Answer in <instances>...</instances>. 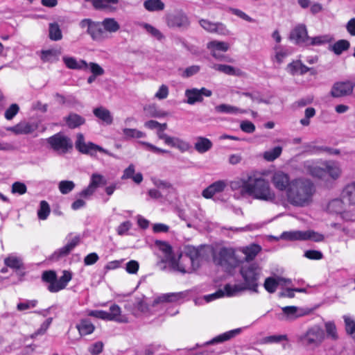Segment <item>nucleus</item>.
<instances>
[{"instance_id":"nucleus-40","label":"nucleus","mask_w":355,"mask_h":355,"mask_svg":"<svg viewBox=\"0 0 355 355\" xmlns=\"http://www.w3.org/2000/svg\"><path fill=\"white\" fill-rule=\"evenodd\" d=\"M282 151V148L281 146H275L272 149L265 151L263 157L266 161L272 162L280 156Z\"/></svg>"},{"instance_id":"nucleus-35","label":"nucleus","mask_w":355,"mask_h":355,"mask_svg":"<svg viewBox=\"0 0 355 355\" xmlns=\"http://www.w3.org/2000/svg\"><path fill=\"white\" fill-rule=\"evenodd\" d=\"M103 31L116 33L120 29L119 24L114 18H105L101 21Z\"/></svg>"},{"instance_id":"nucleus-60","label":"nucleus","mask_w":355,"mask_h":355,"mask_svg":"<svg viewBox=\"0 0 355 355\" xmlns=\"http://www.w3.org/2000/svg\"><path fill=\"white\" fill-rule=\"evenodd\" d=\"M240 128L243 132L250 134L255 131L256 127L252 122L245 120L241 122Z\"/></svg>"},{"instance_id":"nucleus-43","label":"nucleus","mask_w":355,"mask_h":355,"mask_svg":"<svg viewBox=\"0 0 355 355\" xmlns=\"http://www.w3.org/2000/svg\"><path fill=\"white\" fill-rule=\"evenodd\" d=\"M141 26L148 33L150 34L157 40L161 41L164 38V35L161 33V31L152 25L147 23H143Z\"/></svg>"},{"instance_id":"nucleus-37","label":"nucleus","mask_w":355,"mask_h":355,"mask_svg":"<svg viewBox=\"0 0 355 355\" xmlns=\"http://www.w3.org/2000/svg\"><path fill=\"white\" fill-rule=\"evenodd\" d=\"M144 8L150 11H159L164 9V3L161 0H146L144 3Z\"/></svg>"},{"instance_id":"nucleus-44","label":"nucleus","mask_w":355,"mask_h":355,"mask_svg":"<svg viewBox=\"0 0 355 355\" xmlns=\"http://www.w3.org/2000/svg\"><path fill=\"white\" fill-rule=\"evenodd\" d=\"M75 183L71 180H62L58 184V189L62 194L69 193L75 188Z\"/></svg>"},{"instance_id":"nucleus-4","label":"nucleus","mask_w":355,"mask_h":355,"mask_svg":"<svg viewBox=\"0 0 355 355\" xmlns=\"http://www.w3.org/2000/svg\"><path fill=\"white\" fill-rule=\"evenodd\" d=\"M314 191V185L309 180L297 179L290 182V202L304 206L311 200Z\"/></svg>"},{"instance_id":"nucleus-6","label":"nucleus","mask_w":355,"mask_h":355,"mask_svg":"<svg viewBox=\"0 0 355 355\" xmlns=\"http://www.w3.org/2000/svg\"><path fill=\"white\" fill-rule=\"evenodd\" d=\"M164 21L169 28L181 31L187 30L190 26V20L187 15L181 9L167 12Z\"/></svg>"},{"instance_id":"nucleus-25","label":"nucleus","mask_w":355,"mask_h":355,"mask_svg":"<svg viewBox=\"0 0 355 355\" xmlns=\"http://www.w3.org/2000/svg\"><path fill=\"white\" fill-rule=\"evenodd\" d=\"M62 60L67 68L71 69H87L88 64L86 61L80 60L78 62L76 58L73 57L64 56Z\"/></svg>"},{"instance_id":"nucleus-48","label":"nucleus","mask_w":355,"mask_h":355,"mask_svg":"<svg viewBox=\"0 0 355 355\" xmlns=\"http://www.w3.org/2000/svg\"><path fill=\"white\" fill-rule=\"evenodd\" d=\"M241 94L243 96L250 98L252 101H255L259 103H263L266 104H270V101L263 99L259 92L254 91L252 92H242Z\"/></svg>"},{"instance_id":"nucleus-14","label":"nucleus","mask_w":355,"mask_h":355,"mask_svg":"<svg viewBox=\"0 0 355 355\" xmlns=\"http://www.w3.org/2000/svg\"><path fill=\"white\" fill-rule=\"evenodd\" d=\"M184 95L187 97L185 102L189 105H194L196 103L202 102L203 96H211L212 92L205 87L200 89L191 88L186 89Z\"/></svg>"},{"instance_id":"nucleus-30","label":"nucleus","mask_w":355,"mask_h":355,"mask_svg":"<svg viewBox=\"0 0 355 355\" xmlns=\"http://www.w3.org/2000/svg\"><path fill=\"white\" fill-rule=\"evenodd\" d=\"M76 328L81 336L91 334L95 329L94 325L88 319L81 320L80 324L76 325Z\"/></svg>"},{"instance_id":"nucleus-58","label":"nucleus","mask_w":355,"mask_h":355,"mask_svg":"<svg viewBox=\"0 0 355 355\" xmlns=\"http://www.w3.org/2000/svg\"><path fill=\"white\" fill-rule=\"evenodd\" d=\"M288 337L287 335H272L266 336L263 338V343H278L282 342V340H287Z\"/></svg>"},{"instance_id":"nucleus-45","label":"nucleus","mask_w":355,"mask_h":355,"mask_svg":"<svg viewBox=\"0 0 355 355\" xmlns=\"http://www.w3.org/2000/svg\"><path fill=\"white\" fill-rule=\"evenodd\" d=\"M330 41V37L329 35H319L313 37H309V42L306 43L305 46L313 45V46H318L325 43H327Z\"/></svg>"},{"instance_id":"nucleus-16","label":"nucleus","mask_w":355,"mask_h":355,"mask_svg":"<svg viewBox=\"0 0 355 355\" xmlns=\"http://www.w3.org/2000/svg\"><path fill=\"white\" fill-rule=\"evenodd\" d=\"M290 39L295 40L300 45H304L309 42L307 30L304 24H298L290 34Z\"/></svg>"},{"instance_id":"nucleus-38","label":"nucleus","mask_w":355,"mask_h":355,"mask_svg":"<svg viewBox=\"0 0 355 355\" xmlns=\"http://www.w3.org/2000/svg\"><path fill=\"white\" fill-rule=\"evenodd\" d=\"M216 112L218 113L236 114L238 112L245 113V110H242L237 107L228 104H220L215 107Z\"/></svg>"},{"instance_id":"nucleus-7","label":"nucleus","mask_w":355,"mask_h":355,"mask_svg":"<svg viewBox=\"0 0 355 355\" xmlns=\"http://www.w3.org/2000/svg\"><path fill=\"white\" fill-rule=\"evenodd\" d=\"M324 338L325 334L322 328L318 325H314L309 328L300 337V341L306 348L314 349L322 344Z\"/></svg>"},{"instance_id":"nucleus-54","label":"nucleus","mask_w":355,"mask_h":355,"mask_svg":"<svg viewBox=\"0 0 355 355\" xmlns=\"http://www.w3.org/2000/svg\"><path fill=\"white\" fill-rule=\"evenodd\" d=\"M58 55V53L55 50H44L42 51L41 59L43 62H53Z\"/></svg>"},{"instance_id":"nucleus-10","label":"nucleus","mask_w":355,"mask_h":355,"mask_svg":"<svg viewBox=\"0 0 355 355\" xmlns=\"http://www.w3.org/2000/svg\"><path fill=\"white\" fill-rule=\"evenodd\" d=\"M47 143L55 152L65 154L73 148L71 139L62 132H58L46 139Z\"/></svg>"},{"instance_id":"nucleus-52","label":"nucleus","mask_w":355,"mask_h":355,"mask_svg":"<svg viewBox=\"0 0 355 355\" xmlns=\"http://www.w3.org/2000/svg\"><path fill=\"white\" fill-rule=\"evenodd\" d=\"M324 326L327 337L334 340H336L338 338V334L335 324L332 322H327Z\"/></svg>"},{"instance_id":"nucleus-56","label":"nucleus","mask_w":355,"mask_h":355,"mask_svg":"<svg viewBox=\"0 0 355 355\" xmlns=\"http://www.w3.org/2000/svg\"><path fill=\"white\" fill-rule=\"evenodd\" d=\"M343 319L345 324V329L351 336L355 334V320L349 315H344Z\"/></svg>"},{"instance_id":"nucleus-27","label":"nucleus","mask_w":355,"mask_h":355,"mask_svg":"<svg viewBox=\"0 0 355 355\" xmlns=\"http://www.w3.org/2000/svg\"><path fill=\"white\" fill-rule=\"evenodd\" d=\"M93 113L96 117L103 121L107 125H110L113 122V117L110 112L103 107L95 108L93 110Z\"/></svg>"},{"instance_id":"nucleus-28","label":"nucleus","mask_w":355,"mask_h":355,"mask_svg":"<svg viewBox=\"0 0 355 355\" xmlns=\"http://www.w3.org/2000/svg\"><path fill=\"white\" fill-rule=\"evenodd\" d=\"M212 146L213 144L210 139L203 137H198L197 141L195 143L194 148L199 153H205L209 150Z\"/></svg>"},{"instance_id":"nucleus-11","label":"nucleus","mask_w":355,"mask_h":355,"mask_svg":"<svg viewBox=\"0 0 355 355\" xmlns=\"http://www.w3.org/2000/svg\"><path fill=\"white\" fill-rule=\"evenodd\" d=\"M76 148L81 153L89 155L90 156L95 155L96 151L101 152L109 156L113 157V154L103 147L95 144L91 141L86 143L85 137L82 133L77 135V139L75 142Z\"/></svg>"},{"instance_id":"nucleus-20","label":"nucleus","mask_w":355,"mask_h":355,"mask_svg":"<svg viewBox=\"0 0 355 355\" xmlns=\"http://www.w3.org/2000/svg\"><path fill=\"white\" fill-rule=\"evenodd\" d=\"M241 332V328H237L235 329H232V330L226 331L223 334H221L214 337L209 341H207L205 343V345H215L217 343H223L225 341L229 340L236 337Z\"/></svg>"},{"instance_id":"nucleus-64","label":"nucleus","mask_w":355,"mask_h":355,"mask_svg":"<svg viewBox=\"0 0 355 355\" xmlns=\"http://www.w3.org/2000/svg\"><path fill=\"white\" fill-rule=\"evenodd\" d=\"M132 305L139 311L142 313H146L148 311V304L140 298H137L135 300V301L132 303Z\"/></svg>"},{"instance_id":"nucleus-51","label":"nucleus","mask_w":355,"mask_h":355,"mask_svg":"<svg viewBox=\"0 0 355 355\" xmlns=\"http://www.w3.org/2000/svg\"><path fill=\"white\" fill-rule=\"evenodd\" d=\"M4 263L6 266L14 269H19L22 266L21 261L14 257H9L4 259Z\"/></svg>"},{"instance_id":"nucleus-29","label":"nucleus","mask_w":355,"mask_h":355,"mask_svg":"<svg viewBox=\"0 0 355 355\" xmlns=\"http://www.w3.org/2000/svg\"><path fill=\"white\" fill-rule=\"evenodd\" d=\"M261 250V246L254 243L244 248L243 249V252L245 255V262H249L250 261L253 260Z\"/></svg>"},{"instance_id":"nucleus-1","label":"nucleus","mask_w":355,"mask_h":355,"mask_svg":"<svg viewBox=\"0 0 355 355\" xmlns=\"http://www.w3.org/2000/svg\"><path fill=\"white\" fill-rule=\"evenodd\" d=\"M261 269L256 263L243 262L240 269V274L243 279V286L230 284L225 286V291L227 296H233L236 293L249 290L252 292H257L258 280L261 275Z\"/></svg>"},{"instance_id":"nucleus-12","label":"nucleus","mask_w":355,"mask_h":355,"mask_svg":"<svg viewBox=\"0 0 355 355\" xmlns=\"http://www.w3.org/2000/svg\"><path fill=\"white\" fill-rule=\"evenodd\" d=\"M80 28H87V33L89 35L93 40H101L104 33L101 22L94 21L91 19H83L80 23Z\"/></svg>"},{"instance_id":"nucleus-41","label":"nucleus","mask_w":355,"mask_h":355,"mask_svg":"<svg viewBox=\"0 0 355 355\" xmlns=\"http://www.w3.org/2000/svg\"><path fill=\"white\" fill-rule=\"evenodd\" d=\"M312 309L309 308L297 307L295 306H290V318L292 317L296 318L304 315H307L311 313Z\"/></svg>"},{"instance_id":"nucleus-26","label":"nucleus","mask_w":355,"mask_h":355,"mask_svg":"<svg viewBox=\"0 0 355 355\" xmlns=\"http://www.w3.org/2000/svg\"><path fill=\"white\" fill-rule=\"evenodd\" d=\"M290 71L293 73H299V74H304L309 71L311 72V75H315L316 73V71L313 68H310L305 66L301 61H295L290 63Z\"/></svg>"},{"instance_id":"nucleus-19","label":"nucleus","mask_w":355,"mask_h":355,"mask_svg":"<svg viewBox=\"0 0 355 355\" xmlns=\"http://www.w3.org/2000/svg\"><path fill=\"white\" fill-rule=\"evenodd\" d=\"M272 181L275 188L278 190H286L288 187V175L281 171H277L274 173Z\"/></svg>"},{"instance_id":"nucleus-24","label":"nucleus","mask_w":355,"mask_h":355,"mask_svg":"<svg viewBox=\"0 0 355 355\" xmlns=\"http://www.w3.org/2000/svg\"><path fill=\"white\" fill-rule=\"evenodd\" d=\"M341 196L349 205H355V181L345 187Z\"/></svg>"},{"instance_id":"nucleus-34","label":"nucleus","mask_w":355,"mask_h":355,"mask_svg":"<svg viewBox=\"0 0 355 355\" xmlns=\"http://www.w3.org/2000/svg\"><path fill=\"white\" fill-rule=\"evenodd\" d=\"M229 44L227 42L216 40L209 42L207 44V48L213 51L211 54L214 57L216 58H218V55L215 52V50L225 52L229 49Z\"/></svg>"},{"instance_id":"nucleus-47","label":"nucleus","mask_w":355,"mask_h":355,"mask_svg":"<svg viewBox=\"0 0 355 355\" xmlns=\"http://www.w3.org/2000/svg\"><path fill=\"white\" fill-rule=\"evenodd\" d=\"M121 315V308L117 304H113L110 307V312H108L107 319L108 321L114 320L118 322H123L119 319V316Z\"/></svg>"},{"instance_id":"nucleus-21","label":"nucleus","mask_w":355,"mask_h":355,"mask_svg":"<svg viewBox=\"0 0 355 355\" xmlns=\"http://www.w3.org/2000/svg\"><path fill=\"white\" fill-rule=\"evenodd\" d=\"M87 2H91L93 7L97 10H115V8L112 7V5H116L119 3V0H85Z\"/></svg>"},{"instance_id":"nucleus-3","label":"nucleus","mask_w":355,"mask_h":355,"mask_svg":"<svg viewBox=\"0 0 355 355\" xmlns=\"http://www.w3.org/2000/svg\"><path fill=\"white\" fill-rule=\"evenodd\" d=\"M241 194H247L255 199L265 201H270L275 198L269 182L262 178L249 177L248 180H244L241 187Z\"/></svg>"},{"instance_id":"nucleus-18","label":"nucleus","mask_w":355,"mask_h":355,"mask_svg":"<svg viewBox=\"0 0 355 355\" xmlns=\"http://www.w3.org/2000/svg\"><path fill=\"white\" fill-rule=\"evenodd\" d=\"M37 125L26 121H21L17 125L9 127L7 130L11 131L16 135H28L37 130Z\"/></svg>"},{"instance_id":"nucleus-22","label":"nucleus","mask_w":355,"mask_h":355,"mask_svg":"<svg viewBox=\"0 0 355 355\" xmlns=\"http://www.w3.org/2000/svg\"><path fill=\"white\" fill-rule=\"evenodd\" d=\"M182 293H168L162 294L156 297L153 302V306H155L159 303L175 302L182 297Z\"/></svg>"},{"instance_id":"nucleus-32","label":"nucleus","mask_w":355,"mask_h":355,"mask_svg":"<svg viewBox=\"0 0 355 355\" xmlns=\"http://www.w3.org/2000/svg\"><path fill=\"white\" fill-rule=\"evenodd\" d=\"M144 110L147 117L161 118L167 115L166 112L158 110L154 104L145 106Z\"/></svg>"},{"instance_id":"nucleus-57","label":"nucleus","mask_w":355,"mask_h":355,"mask_svg":"<svg viewBox=\"0 0 355 355\" xmlns=\"http://www.w3.org/2000/svg\"><path fill=\"white\" fill-rule=\"evenodd\" d=\"M290 241H307V230L290 231Z\"/></svg>"},{"instance_id":"nucleus-42","label":"nucleus","mask_w":355,"mask_h":355,"mask_svg":"<svg viewBox=\"0 0 355 355\" xmlns=\"http://www.w3.org/2000/svg\"><path fill=\"white\" fill-rule=\"evenodd\" d=\"M51 212L49 203L46 200H42L40 203V208L37 211V216L40 220H46Z\"/></svg>"},{"instance_id":"nucleus-5","label":"nucleus","mask_w":355,"mask_h":355,"mask_svg":"<svg viewBox=\"0 0 355 355\" xmlns=\"http://www.w3.org/2000/svg\"><path fill=\"white\" fill-rule=\"evenodd\" d=\"M304 168L311 176L322 180H327V177L336 180L342 173L339 164L334 161H324L320 165H317L312 161H306Z\"/></svg>"},{"instance_id":"nucleus-33","label":"nucleus","mask_w":355,"mask_h":355,"mask_svg":"<svg viewBox=\"0 0 355 355\" xmlns=\"http://www.w3.org/2000/svg\"><path fill=\"white\" fill-rule=\"evenodd\" d=\"M343 201L339 198H335L331 200L327 205V210L329 213L332 214H340L343 212Z\"/></svg>"},{"instance_id":"nucleus-59","label":"nucleus","mask_w":355,"mask_h":355,"mask_svg":"<svg viewBox=\"0 0 355 355\" xmlns=\"http://www.w3.org/2000/svg\"><path fill=\"white\" fill-rule=\"evenodd\" d=\"M19 107L17 104H12L5 112L4 116L7 120H11L18 113Z\"/></svg>"},{"instance_id":"nucleus-31","label":"nucleus","mask_w":355,"mask_h":355,"mask_svg":"<svg viewBox=\"0 0 355 355\" xmlns=\"http://www.w3.org/2000/svg\"><path fill=\"white\" fill-rule=\"evenodd\" d=\"M49 37L52 41H59L62 39V33L57 22L50 23L49 25Z\"/></svg>"},{"instance_id":"nucleus-49","label":"nucleus","mask_w":355,"mask_h":355,"mask_svg":"<svg viewBox=\"0 0 355 355\" xmlns=\"http://www.w3.org/2000/svg\"><path fill=\"white\" fill-rule=\"evenodd\" d=\"M123 132L127 138H142L146 136L145 132L133 128H124Z\"/></svg>"},{"instance_id":"nucleus-39","label":"nucleus","mask_w":355,"mask_h":355,"mask_svg":"<svg viewBox=\"0 0 355 355\" xmlns=\"http://www.w3.org/2000/svg\"><path fill=\"white\" fill-rule=\"evenodd\" d=\"M350 46L349 42L346 40H340L335 42L331 47L332 51L336 55H340Z\"/></svg>"},{"instance_id":"nucleus-55","label":"nucleus","mask_w":355,"mask_h":355,"mask_svg":"<svg viewBox=\"0 0 355 355\" xmlns=\"http://www.w3.org/2000/svg\"><path fill=\"white\" fill-rule=\"evenodd\" d=\"M11 192L14 194L23 195L27 192V187L24 182H15L12 184Z\"/></svg>"},{"instance_id":"nucleus-46","label":"nucleus","mask_w":355,"mask_h":355,"mask_svg":"<svg viewBox=\"0 0 355 355\" xmlns=\"http://www.w3.org/2000/svg\"><path fill=\"white\" fill-rule=\"evenodd\" d=\"M106 184V180L102 175L94 173L91 176L89 185L95 190L101 185Z\"/></svg>"},{"instance_id":"nucleus-23","label":"nucleus","mask_w":355,"mask_h":355,"mask_svg":"<svg viewBox=\"0 0 355 355\" xmlns=\"http://www.w3.org/2000/svg\"><path fill=\"white\" fill-rule=\"evenodd\" d=\"M67 125L71 129H75L80 127L85 123V119L82 116L71 112L67 116L64 117Z\"/></svg>"},{"instance_id":"nucleus-9","label":"nucleus","mask_w":355,"mask_h":355,"mask_svg":"<svg viewBox=\"0 0 355 355\" xmlns=\"http://www.w3.org/2000/svg\"><path fill=\"white\" fill-rule=\"evenodd\" d=\"M166 123H160L157 130V136L159 139L163 140L166 145L179 149L181 152H185L189 150L190 145L188 142L175 137H171L164 133L167 129Z\"/></svg>"},{"instance_id":"nucleus-15","label":"nucleus","mask_w":355,"mask_h":355,"mask_svg":"<svg viewBox=\"0 0 355 355\" xmlns=\"http://www.w3.org/2000/svg\"><path fill=\"white\" fill-rule=\"evenodd\" d=\"M199 24L205 31L209 33L223 35L229 33V31L227 29L226 26L221 22L213 23L207 19H202L199 21Z\"/></svg>"},{"instance_id":"nucleus-63","label":"nucleus","mask_w":355,"mask_h":355,"mask_svg":"<svg viewBox=\"0 0 355 355\" xmlns=\"http://www.w3.org/2000/svg\"><path fill=\"white\" fill-rule=\"evenodd\" d=\"M139 268L138 261L131 260L126 263L125 270L129 274H136Z\"/></svg>"},{"instance_id":"nucleus-53","label":"nucleus","mask_w":355,"mask_h":355,"mask_svg":"<svg viewBox=\"0 0 355 355\" xmlns=\"http://www.w3.org/2000/svg\"><path fill=\"white\" fill-rule=\"evenodd\" d=\"M155 244L159 248V249L162 251H163L166 254V256L169 259V261L171 260V257H174L173 256H172L171 246L166 241H156Z\"/></svg>"},{"instance_id":"nucleus-61","label":"nucleus","mask_w":355,"mask_h":355,"mask_svg":"<svg viewBox=\"0 0 355 355\" xmlns=\"http://www.w3.org/2000/svg\"><path fill=\"white\" fill-rule=\"evenodd\" d=\"M324 239V236L313 230H307V241L310 240L314 242H321Z\"/></svg>"},{"instance_id":"nucleus-62","label":"nucleus","mask_w":355,"mask_h":355,"mask_svg":"<svg viewBox=\"0 0 355 355\" xmlns=\"http://www.w3.org/2000/svg\"><path fill=\"white\" fill-rule=\"evenodd\" d=\"M104 344L102 341H98L92 344L88 349L92 355H98L103 352Z\"/></svg>"},{"instance_id":"nucleus-36","label":"nucleus","mask_w":355,"mask_h":355,"mask_svg":"<svg viewBox=\"0 0 355 355\" xmlns=\"http://www.w3.org/2000/svg\"><path fill=\"white\" fill-rule=\"evenodd\" d=\"M213 68L215 70H217L220 72H222L225 74L230 76H239L241 74V71L239 69H236L235 67L227 64H214Z\"/></svg>"},{"instance_id":"nucleus-2","label":"nucleus","mask_w":355,"mask_h":355,"mask_svg":"<svg viewBox=\"0 0 355 355\" xmlns=\"http://www.w3.org/2000/svg\"><path fill=\"white\" fill-rule=\"evenodd\" d=\"M202 248L188 245L185 248L184 254H180L178 259L171 257L170 266L182 274L191 273L200 267Z\"/></svg>"},{"instance_id":"nucleus-17","label":"nucleus","mask_w":355,"mask_h":355,"mask_svg":"<svg viewBox=\"0 0 355 355\" xmlns=\"http://www.w3.org/2000/svg\"><path fill=\"white\" fill-rule=\"evenodd\" d=\"M227 187L225 180H218L206 187L202 192V196L206 199L211 198L215 194L223 192Z\"/></svg>"},{"instance_id":"nucleus-13","label":"nucleus","mask_w":355,"mask_h":355,"mask_svg":"<svg viewBox=\"0 0 355 355\" xmlns=\"http://www.w3.org/2000/svg\"><path fill=\"white\" fill-rule=\"evenodd\" d=\"M355 83L352 81H339L335 83L331 89L330 94L334 98L349 96L353 93Z\"/></svg>"},{"instance_id":"nucleus-8","label":"nucleus","mask_w":355,"mask_h":355,"mask_svg":"<svg viewBox=\"0 0 355 355\" xmlns=\"http://www.w3.org/2000/svg\"><path fill=\"white\" fill-rule=\"evenodd\" d=\"M216 265L220 266L225 270L230 271L236 268L240 261L236 258L235 251L231 248H221L218 254L214 259Z\"/></svg>"},{"instance_id":"nucleus-50","label":"nucleus","mask_w":355,"mask_h":355,"mask_svg":"<svg viewBox=\"0 0 355 355\" xmlns=\"http://www.w3.org/2000/svg\"><path fill=\"white\" fill-rule=\"evenodd\" d=\"M278 285L279 282L273 277L266 278L263 284L265 289L270 293L275 292Z\"/></svg>"}]
</instances>
